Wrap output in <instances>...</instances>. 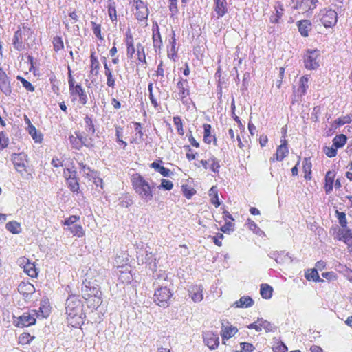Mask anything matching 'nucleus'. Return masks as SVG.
<instances>
[{"label":"nucleus","instance_id":"37","mask_svg":"<svg viewBox=\"0 0 352 352\" xmlns=\"http://www.w3.org/2000/svg\"><path fill=\"white\" fill-rule=\"evenodd\" d=\"M78 138L80 140L82 143V146H85L88 148H91L94 146L93 140L91 137H88L87 135H83L80 133H76Z\"/></svg>","mask_w":352,"mask_h":352},{"label":"nucleus","instance_id":"9","mask_svg":"<svg viewBox=\"0 0 352 352\" xmlns=\"http://www.w3.org/2000/svg\"><path fill=\"white\" fill-rule=\"evenodd\" d=\"M294 8L299 12L305 13L316 8L318 0H293Z\"/></svg>","mask_w":352,"mask_h":352},{"label":"nucleus","instance_id":"11","mask_svg":"<svg viewBox=\"0 0 352 352\" xmlns=\"http://www.w3.org/2000/svg\"><path fill=\"white\" fill-rule=\"evenodd\" d=\"M203 339L206 345L213 350L219 344V338L217 333L208 331L203 333Z\"/></svg>","mask_w":352,"mask_h":352},{"label":"nucleus","instance_id":"61","mask_svg":"<svg viewBox=\"0 0 352 352\" xmlns=\"http://www.w3.org/2000/svg\"><path fill=\"white\" fill-rule=\"evenodd\" d=\"M241 351L236 352H252L255 349V347L252 344L248 342H241Z\"/></svg>","mask_w":352,"mask_h":352},{"label":"nucleus","instance_id":"56","mask_svg":"<svg viewBox=\"0 0 352 352\" xmlns=\"http://www.w3.org/2000/svg\"><path fill=\"white\" fill-rule=\"evenodd\" d=\"M336 214L341 227L343 228H346L347 221L346 218V214L343 212H338V210H336Z\"/></svg>","mask_w":352,"mask_h":352},{"label":"nucleus","instance_id":"55","mask_svg":"<svg viewBox=\"0 0 352 352\" xmlns=\"http://www.w3.org/2000/svg\"><path fill=\"white\" fill-rule=\"evenodd\" d=\"M54 49L56 52H58L64 47L63 41L59 36H55L53 38Z\"/></svg>","mask_w":352,"mask_h":352},{"label":"nucleus","instance_id":"21","mask_svg":"<svg viewBox=\"0 0 352 352\" xmlns=\"http://www.w3.org/2000/svg\"><path fill=\"white\" fill-rule=\"evenodd\" d=\"M280 142L281 144L276 149V161H282L289 153L287 140L281 139Z\"/></svg>","mask_w":352,"mask_h":352},{"label":"nucleus","instance_id":"64","mask_svg":"<svg viewBox=\"0 0 352 352\" xmlns=\"http://www.w3.org/2000/svg\"><path fill=\"white\" fill-rule=\"evenodd\" d=\"M234 224L230 221L226 222L225 225L221 227V230L224 233L230 232L234 230Z\"/></svg>","mask_w":352,"mask_h":352},{"label":"nucleus","instance_id":"7","mask_svg":"<svg viewBox=\"0 0 352 352\" xmlns=\"http://www.w3.org/2000/svg\"><path fill=\"white\" fill-rule=\"evenodd\" d=\"M64 175L67 181V184L72 192H79V182L77 177V172L70 168L64 170Z\"/></svg>","mask_w":352,"mask_h":352},{"label":"nucleus","instance_id":"49","mask_svg":"<svg viewBox=\"0 0 352 352\" xmlns=\"http://www.w3.org/2000/svg\"><path fill=\"white\" fill-rule=\"evenodd\" d=\"M174 124L176 126L177 131L179 135H184V131L183 129L182 120L180 117L175 116L173 118Z\"/></svg>","mask_w":352,"mask_h":352},{"label":"nucleus","instance_id":"19","mask_svg":"<svg viewBox=\"0 0 352 352\" xmlns=\"http://www.w3.org/2000/svg\"><path fill=\"white\" fill-rule=\"evenodd\" d=\"M214 11L217 18L223 17L228 12L226 0H214Z\"/></svg>","mask_w":352,"mask_h":352},{"label":"nucleus","instance_id":"28","mask_svg":"<svg viewBox=\"0 0 352 352\" xmlns=\"http://www.w3.org/2000/svg\"><path fill=\"white\" fill-rule=\"evenodd\" d=\"M151 167L159 172L164 177H170L172 174L170 169L161 166L159 162H153L151 164Z\"/></svg>","mask_w":352,"mask_h":352},{"label":"nucleus","instance_id":"43","mask_svg":"<svg viewBox=\"0 0 352 352\" xmlns=\"http://www.w3.org/2000/svg\"><path fill=\"white\" fill-rule=\"evenodd\" d=\"M85 121V129L88 133L94 134L96 131L94 124L93 123L92 119L86 116L84 118Z\"/></svg>","mask_w":352,"mask_h":352},{"label":"nucleus","instance_id":"27","mask_svg":"<svg viewBox=\"0 0 352 352\" xmlns=\"http://www.w3.org/2000/svg\"><path fill=\"white\" fill-rule=\"evenodd\" d=\"M72 95H78L80 102L85 104L87 102V96L80 85H76L74 90L71 91Z\"/></svg>","mask_w":352,"mask_h":352},{"label":"nucleus","instance_id":"52","mask_svg":"<svg viewBox=\"0 0 352 352\" xmlns=\"http://www.w3.org/2000/svg\"><path fill=\"white\" fill-rule=\"evenodd\" d=\"M80 220V217L76 215H72L68 218L65 219L63 221V224L67 226V228L71 227L74 225L76 222Z\"/></svg>","mask_w":352,"mask_h":352},{"label":"nucleus","instance_id":"32","mask_svg":"<svg viewBox=\"0 0 352 352\" xmlns=\"http://www.w3.org/2000/svg\"><path fill=\"white\" fill-rule=\"evenodd\" d=\"M351 122V117L346 116L336 119L331 124V131H335L338 126H342L345 124H349Z\"/></svg>","mask_w":352,"mask_h":352},{"label":"nucleus","instance_id":"60","mask_svg":"<svg viewBox=\"0 0 352 352\" xmlns=\"http://www.w3.org/2000/svg\"><path fill=\"white\" fill-rule=\"evenodd\" d=\"M78 165L80 167L84 176L89 178L92 177L91 173H93V170L89 166H87L86 164H84L82 162L79 163Z\"/></svg>","mask_w":352,"mask_h":352},{"label":"nucleus","instance_id":"33","mask_svg":"<svg viewBox=\"0 0 352 352\" xmlns=\"http://www.w3.org/2000/svg\"><path fill=\"white\" fill-rule=\"evenodd\" d=\"M257 322H261V329L263 328L267 333L274 332L276 331L277 327L276 325L266 320H264L263 318H258Z\"/></svg>","mask_w":352,"mask_h":352},{"label":"nucleus","instance_id":"15","mask_svg":"<svg viewBox=\"0 0 352 352\" xmlns=\"http://www.w3.org/2000/svg\"><path fill=\"white\" fill-rule=\"evenodd\" d=\"M20 265H23L24 272L30 277L34 278L37 276L38 272L34 263H30L26 258H21L19 260Z\"/></svg>","mask_w":352,"mask_h":352},{"label":"nucleus","instance_id":"62","mask_svg":"<svg viewBox=\"0 0 352 352\" xmlns=\"http://www.w3.org/2000/svg\"><path fill=\"white\" fill-rule=\"evenodd\" d=\"M276 262L278 263H283L285 262H292V258L289 256V254L287 253L286 254L283 255V254H280L278 255V257H276Z\"/></svg>","mask_w":352,"mask_h":352},{"label":"nucleus","instance_id":"39","mask_svg":"<svg viewBox=\"0 0 352 352\" xmlns=\"http://www.w3.org/2000/svg\"><path fill=\"white\" fill-rule=\"evenodd\" d=\"M305 277L308 280H314V282L323 281V280L319 276L318 270L316 269L308 270L305 274Z\"/></svg>","mask_w":352,"mask_h":352},{"label":"nucleus","instance_id":"20","mask_svg":"<svg viewBox=\"0 0 352 352\" xmlns=\"http://www.w3.org/2000/svg\"><path fill=\"white\" fill-rule=\"evenodd\" d=\"M335 177L336 172L333 170L327 171L325 175L324 188L327 195L330 194L333 190Z\"/></svg>","mask_w":352,"mask_h":352},{"label":"nucleus","instance_id":"17","mask_svg":"<svg viewBox=\"0 0 352 352\" xmlns=\"http://www.w3.org/2000/svg\"><path fill=\"white\" fill-rule=\"evenodd\" d=\"M203 287L201 285H191L188 289L189 296L195 302H201L203 300Z\"/></svg>","mask_w":352,"mask_h":352},{"label":"nucleus","instance_id":"45","mask_svg":"<svg viewBox=\"0 0 352 352\" xmlns=\"http://www.w3.org/2000/svg\"><path fill=\"white\" fill-rule=\"evenodd\" d=\"M248 226L249 229L258 236H261L264 235V232L256 225L254 221L248 219Z\"/></svg>","mask_w":352,"mask_h":352},{"label":"nucleus","instance_id":"38","mask_svg":"<svg viewBox=\"0 0 352 352\" xmlns=\"http://www.w3.org/2000/svg\"><path fill=\"white\" fill-rule=\"evenodd\" d=\"M108 14L113 22L117 20L116 3L113 0L108 1Z\"/></svg>","mask_w":352,"mask_h":352},{"label":"nucleus","instance_id":"18","mask_svg":"<svg viewBox=\"0 0 352 352\" xmlns=\"http://www.w3.org/2000/svg\"><path fill=\"white\" fill-rule=\"evenodd\" d=\"M177 89L179 90L177 98L182 100L189 95L188 82L186 79H182L177 83Z\"/></svg>","mask_w":352,"mask_h":352},{"label":"nucleus","instance_id":"14","mask_svg":"<svg viewBox=\"0 0 352 352\" xmlns=\"http://www.w3.org/2000/svg\"><path fill=\"white\" fill-rule=\"evenodd\" d=\"M0 89L6 96H10L12 94V88L10 82L7 74L0 67Z\"/></svg>","mask_w":352,"mask_h":352},{"label":"nucleus","instance_id":"48","mask_svg":"<svg viewBox=\"0 0 352 352\" xmlns=\"http://www.w3.org/2000/svg\"><path fill=\"white\" fill-rule=\"evenodd\" d=\"M203 127L204 130V141L207 144H210L212 142L211 125L208 124H204Z\"/></svg>","mask_w":352,"mask_h":352},{"label":"nucleus","instance_id":"31","mask_svg":"<svg viewBox=\"0 0 352 352\" xmlns=\"http://www.w3.org/2000/svg\"><path fill=\"white\" fill-rule=\"evenodd\" d=\"M254 304V300L250 296H242L234 302L236 307H250Z\"/></svg>","mask_w":352,"mask_h":352},{"label":"nucleus","instance_id":"46","mask_svg":"<svg viewBox=\"0 0 352 352\" xmlns=\"http://www.w3.org/2000/svg\"><path fill=\"white\" fill-rule=\"evenodd\" d=\"M6 229L12 234H19L21 232L20 224L16 221H10L6 224Z\"/></svg>","mask_w":352,"mask_h":352},{"label":"nucleus","instance_id":"3","mask_svg":"<svg viewBox=\"0 0 352 352\" xmlns=\"http://www.w3.org/2000/svg\"><path fill=\"white\" fill-rule=\"evenodd\" d=\"M320 51L308 49L304 55V64L307 69H316L319 67Z\"/></svg>","mask_w":352,"mask_h":352},{"label":"nucleus","instance_id":"1","mask_svg":"<svg viewBox=\"0 0 352 352\" xmlns=\"http://www.w3.org/2000/svg\"><path fill=\"white\" fill-rule=\"evenodd\" d=\"M131 181L135 192L142 200L146 203L153 200V189L155 188V183L152 182L150 184L148 181L139 174L133 175Z\"/></svg>","mask_w":352,"mask_h":352},{"label":"nucleus","instance_id":"22","mask_svg":"<svg viewBox=\"0 0 352 352\" xmlns=\"http://www.w3.org/2000/svg\"><path fill=\"white\" fill-rule=\"evenodd\" d=\"M19 292L24 296L28 297L35 292V288L30 283L21 282L18 286Z\"/></svg>","mask_w":352,"mask_h":352},{"label":"nucleus","instance_id":"59","mask_svg":"<svg viewBox=\"0 0 352 352\" xmlns=\"http://www.w3.org/2000/svg\"><path fill=\"white\" fill-rule=\"evenodd\" d=\"M17 79L21 81L23 86L26 89V90L31 91V92L34 91V87L29 81H28L26 79H25L23 77L18 76Z\"/></svg>","mask_w":352,"mask_h":352},{"label":"nucleus","instance_id":"24","mask_svg":"<svg viewBox=\"0 0 352 352\" xmlns=\"http://www.w3.org/2000/svg\"><path fill=\"white\" fill-rule=\"evenodd\" d=\"M298 31L302 36H309V32L311 30V23L309 20H301L297 22Z\"/></svg>","mask_w":352,"mask_h":352},{"label":"nucleus","instance_id":"54","mask_svg":"<svg viewBox=\"0 0 352 352\" xmlns=\"http://www.w3.org/2000/svg\"><path fill=\"white\" fill-rule=\"evenodd\" d=\"M91 24L92 25V30H93L94 35L100 40H103V37L101 35L100 24H97L96 23L94 22V21H91Z\"/></svg>","mask_w":352,"mask_h":352},{"label":"nucleus","instance_id":"23","mask_svg":"<svg viewBox=\"0 0 352 352\" xmlns=\"http://www.w3.org/2000/svg\"><path fill=\"white\" fill-rule=\"evenodd\" d=\"M238 331V329L236 327L229 326L226 327L224 324H222V329L221 331V335L222 337V340L223 343H225V340H228L231 337L234 336Z\"/></svg>","mask_w":352,"mask_h":352},{"label":"nucleus","instance_id":"5","mask_svg":"<svg viewBox=\"0 0 352 352\" xmlns=\"http://www.w3.org/2000/svg\"><path fill=\"white\" fill-rule=\"evenodd\" d=\"M171 296L172 293L167 287H161L155 292L154 301L160 307H167Z\"/></svg>","mask_w":352,"mask_h":352},{"label":"nucleus","instance_id":"34","mask_svg":"<svg viewBox=\"0 0 352 352\" xmlns=\"http://www.w3.org/2000/svg\"><path fill=\"white\" fill-rule=\"evenodd\" d=\"M347 138L344 134L337 135L333 139V145L336 148H342L346 143Z\"/></svg>","mask_w":352,"mask_h":352},{"label":"nucleus","instance_id":"36","mask_svg":"<svg viewBox=\"0 0 352 352\" xmlns=\"http://www.w3.org/2000/svg\"><path fill=\"white\" fill-rule=\"evenodd\" d=\"M273 289L267 284H262L261 285L260 294L265 299H270L272 296Z\"/></svg>","mask_w":352,"mask_h":352},{"label":"nucleus","instance_id":"57","mask_svg":"<svg viewBox=\"0 0 352 352\" xmlns=\"http://www.w3.org/2000/svg\"><path fill=\"white\" fill-rule=\"evenodd\" d=\"M173 188V184L171 181L162 179L161 181V184L158 186L159 189H164L165 190H170Z\"/></svg>","mask_w":352,"mask_h":352},{"label":"nucleus","instance_id":"12","mask_svg":"<svg viewBox=\"0 0 352 352\" xmlns=\"http://www.w3.org/2000/svg\"><path fill=\"white\" fill-rule=\"evenodd\" d=\"M138 261H141V263L147 264L149 267V269L152 271H155L157 269V263H156V258L152 254V252H148L146 251L145 254H140L137 256Z\"/></svg>","mask_w":352,"mask_h":352},{"label":"nucleus","instance_id":"16","mask_svg":"<svg viewBox=\"0 0 352 352\" xmlns=\"http://www.w3.org/2000/svg\"><path fill=\"white\" fill-rule=\"evenodd\" d=\"M337 239L342 241L347 245L348 248L352 246V230L349 228L339 229L337 233Z\"/></svg>","mask_w":352,"mask_h":352},{"label":"nucleus","instance_id":"51","mask_svg":"<svg viewBox=\"0 0 352 352\" xmlns=\"http://www.w3.org/2000/svg\"><path fill=\"white\" fill-rule=\"evenodd\" d=\"M69 140L74 148L80 150L82 147V143L80 142V140H79V138H78L77 135L75 137L72 135L69 137Z\"/></svg>","mask_w":352,"mask_h":352},{"label":"nucleus","instance_id":"42","mask_svg":"<svg viewBox=\"0 0 352 352\" xmlns=\"http://www.w3.org/2000/svg\"><path fill=\"white\" fill-rule=\"evenodd\" d=\"M209 195L211 197V203L218 207L220 206V202L218 198V190L216 186H212L209 190Z\"/></svg>","mask_w":352,"mask_h":352},{"label":"nucleus","instance_id":"50","mask_svg":"<svg viewBox=\"0 0 352 352\" xmlns=\"http://www.w3.org/2000/svg\"><path fill=\"white\" fill-rule=\"evenodd\" d=\"M116 135L117 138V142L122 146L124 149H125L127 146V143L125 141L120 140V137H122V127L120 126H116Z\"/></svg>","mask_w":352,"mask_h":352},{"label":"nucleus","instance_id":"40","mask_svg":"<svg viewBox=\"0 0 352 352\" xmlns=\"http://www.w3.org/2000/svg\"><path fill=\"white\" fill-rule=\"evenodd\" d=\"M65 229L69 230L74 236H76L78 237H82L85 234L83 228L80 225L75 224L71 227L66 228Z\"/></svg>","mask_w":352,"mask_h":352},{"label":"nucleus","instance_id":"10","mask_svg":"<svg viewBox=\"0 0 352 352\" xmlns=\"http://www.w3.org/2000/svg\"><path fill=\"white\" fill-rule=\"evenodd\" d=\"M320 21L325 28H331L337 23L338 14L332 9L324 10Z\"/></svg>","mask_w":352,"mask_h":352},{"label":"nucleus","instance_id":"44","mask_svg":"<svg viewBox=\"0 0 352 352\" xmlns=\"http://www.w3.org/2000/svg\"><path fill=\"white\" fill-rule=\"evenodd\" d=\"M208 162L210 163V170L214 173H219L220 168L219 161L214 155H211L208 158Z\"/></svg>","mask_w":352,"mask_h":352},{"label":"nucleus","instance_id":"25","mask_svg":"<svg viewBox=\"0 0 352 352\" xmlns=\"http://www.w3.org/2000/svg\"><path fill=\"white\" fill-rule=\"evenodd\" d=\"M12 42L14 47L16 50L21 51L24 48V45L23 43L22 32L20 30L14 32Z\"/></svg>","mask_w":352,"mask_h":352},{"label":"nucleus","instance_id":"4","mask_svg":"<svg viewBox=\"0 0 352 352\" xmlns=\"http://www.w3.org/2000/svg\"><path fill=\"white\" fill-rule=\"evenodd\" d=\"M82 293L84 298L88 299L91 297H94L97 300V304L99 305L101 303V292L98 285H92L89 281L84 282L82 287Z\"/></svg>","mask_w":352,"mask_h":352},{"label":"nucleus","instance_id":"35","mask_svg":"<svg viewBox=\"0 0 352 352\" xmlns=\"http://www.w3.org/2000/svg\"><path fill=\"white\" fill-rule=\"evenodd\" d=\"M153 47L156 50L157 48L160 49L162 45V41L161 38V35L159 31V27L156 25V31L153 30Z\"/></svg>","mask_w":352,"mask_h":352},{"label":"nucleus","instance_id":"63","mask_svg":"<svg viewBox=\"0 0 352 352\" xmlns=\"http://www.w3.org/2000/svg\"><path fill=\"white\" fill-rule=\"evenodd\" d=\"M28 131L29 133L32 135V138L35 140V142H40L41 140V136H37L36 129L32 124L29 125Z\"/></svg>","mask_w":352,"mask_h":352},{"label":"nucleus","instance_id":"29","mask_svg":"<svg viewBox=\"0 0 352 352\" xmlns=\"http://www.w3.org/2000/svg\"><path fill=\"white\" fill-rule=\"evenodd\" d=\"M309 88V77L308 76H303L300 78L299 87L298 89V93H300V96H303L306 94L307 89Z\"/></svg>","mask_w":352,"mask_h":352},{"label":"nucleus","instance_id":"8","mask_svg":"<svg viewBox=\"0 0 352 352\" xmlns=\"http://www.w3.org/2000/svg\"><path fill=\"white\" fill-rule=\"evenodd\" d=\"M12 161L18 172L23 173V172L26 171L28 155L25 153L13 154Z\"/></svg>","mask_w":352,"mask_h":352},{"label":"nucleus","instance_id":"6","mask_svg":"<svg viewBox=\"0 0 352 352\" xmlns=\"http://www.w3.org/2000/svg\"><path fill=\"white\" fill-rule=\"evenodd\" d=\"M38 316L39 314L35 311H32V313L25 312L23 315L16 318L14 322L18 327H29L36 323V317Z\"/></svg>","mask_w":352,"mask_h":352},{"label":"nucleus","instance_id":"2","mask_svg":"<svg viewBox=\"0 0 352 352\" xmlns=\"http://www.w3.org/2000/svg\"><path fill=\"white\" fill-rule=\"evenodd\" d=\"M66 314L71 318H80L82 314V304L78 296H70L65 302Z\"/></svg>","mask_w":352,"mask_h":352},{"label":"nucleus","instance_id":"53","mask_svg":"<svg viewBox=\"0 0 352 352\" xmlns=\"http://www.w3.org/2000/svg\"><path fill=\"white\" fill-rule=\"evenodd\" d=\"M107 76V85L109 87L114 88L116 83V78L113 76L112 71H107L104 73Z\"/></svg>","mask_w":352,"mask_h":352},{"label":"nucleus","instance_id":"58","mask_svg":"<svg viewBox=\"0 0 352 352\" xmlns=\"http://www.w3.org/2000/svg\"><path fill=\"white\" fill-rule=\"evenodd\" d=\"M337 150L336 147L332 145V146H324L323 148L324 153L329 157H333L337 155Z\"/></svg>","mask_w":352,"mask_h":352},{"label":"nucleus","instance_id":"13","mask_svg":"<svg viewBox=\"0 0 352 352\" xmlns=\"http://www.w3.org/2000/svg\"><path fill=\"white\" fill-rule=\"evenodd\" d=\"M135 16L139 21L147 20L148 9L142 0H137L135 3Z\"/></svg>","mask_w":352,"mask_h":352},{"label":"nucleus","instance_id":"47","mask_svg":"<svg viewBox=\"0 0 352 352\" xmlns=\"http://www.w3.org/2000/svg\"><path fill=\"white\" fill-rule=\"evenodd\" d=\"M138 60L146 64L144 47L141 43H138L136 46Z\"/></svg>","mask_w":352,"mask_h":352},{"label":"nucleus","instance_id":"41","mask_svg":"<svg viewBox=\"0 0 352 352\" xmlns=\"http://www.w3.org/2000/svg\"><path fill=\"white\" fill-rule=\"evenodd\" d=\"M302 168L303 170L305 172V178L306 179H311V163L310 162V160L308 158H305L302 161Z\"/></svg>","mask_w":352,"mask_h":352},{"label":"nucleus","instance_id":"26","mask_svg":"<svg viewBox=\"0 0 352 352\" xmlns=\"http://www.w3.org/2000/svg\"><path fill=\"white\" fill-rule=\"evenodd\" d=\"M128 33L129 34H127V35H126V47H127L126 54H127L128 58H131L135 52V47H134V45H133V36L130 34L129 31L128 32Z\"/></svg>","mask_w":352,"mask_h":352},{"label":"nucleus","instance_id":"30","mask_svg":"<svg viewBox=\"0 0 352 352\" xmlns=\"http://www.w3.org/2000/svg\"><path fill=\"white\" fill-rule=\"evenodd\" d=\"M91 59V71L90 74L94 76H97L99 72L100 63L96 56H95V52H92L90 56Z\"/></svg>","mask_w":352,"mask_h":352}]
</instances>
